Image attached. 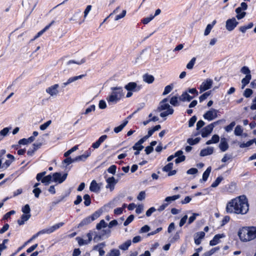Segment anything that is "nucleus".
I'll return each instance as SVG.
<instances>
[{
  "label": "nucleus",
  "mask_w": 256,
  "mask_h": 256,
  "mask_svg": "<svg viewBox=\"0 0 256 256\" xmlns=\"http://www.w3.org/2000/svg\"><path fill=\"white\" fill-rule=\"evenodd\" d=\"M67 176V173L62 174L60 172H54L52 174L53 181L58 184H62L66 180Z\"/></svg>",
  "instance_id": "obj_7"
},
{
  "label": "nucleus",
  "mask_w": 256,
  "mask_h": 256,
  "mask_svg": "<svg viewBox=\"0 0 256 256\" xmlns=\"http://www.w3.org/2000/svg\"><path fill=\"white\" fill-rule=\"evenodd\" d=\"M249 205L246 196L244 195L232 199L227 204L226 211L228 213L244 214L247 213Z\"/></svg>",
  "instance_id": "obj_1"
},
{
  "label": "nucleus",
  "mask_w": 256,
  "mask_h": 256,
  "mask_svg": "<svg viewBox=\"0 0 256 256\" xmlns=\"http://www.w3.org/2000/svg\"><path fill=\"white\" fill-rule=\"evenodd\" d=\"M78 145H76L72 147V148L68 150L64 154V157H68L70 154L72 152H75L78 149Z\"/></svg>",
  "instance_id": "obj_44"
},
{
  "label": "nucleus",
  "mask_w": 256,
  "mask_h": 256,
  "mask_svg": "<svg viewBox=\"0 0 256 256\" xmlns=\"http://www.w3.org/2000/svg\"><path fill=\"white\" fill-rule=\"evenodd\" d=\"M84 204L86 206H89L91 204V199L90 196L88 194H86L84 196Z\"/></svg>",
  "instance_id": "obj_41"
},
{
  "label": "nucleus",
  "mask_w": 256,
  "mask_h": 256,
  "mask_svg": "<svg viewBox=\"0 0 256 256\" xmlns=\"http://www.w3.org/2000/svg\"><path fill=\"white\" fill-rule=\"evenodd\" d=\"M197 118L196 116H192L188 121V126L192 127L194 126V123L196 121Z\"/></svg>",
  "instance_id": "obj_58"
},
{
  "label": "nucleus",
  "mask_w": 256,
  "mask_h": 256,
  "mask_svg": "<svg viewBox=\"0 0 256 256\" xmlns=\"http://www.w3.org/2000/svg\"><path fill=\"white\" fill-rule=\"evenodd\" d=\"M212 126L209 124L204 128L201 130V135L202 138L207 137L212 132Z\"/></svg>",
  "instance_id": "obj_17"
},
{
  "label": "nucleus",
  "mask_w": 256,
  "mask_h": 256,
  "mask_svg": "<svg viewBox=\"0 0 256 256\" xmlns=\"http://www.w3.org/2000/svg\"><path fill=\"white\" fill-rule=\"evenodd\" d=\"M194 96H190L188 92H185L182 93V94L178 98L182 102H190L192 100Z\"/></svg>",
  "instance_id": "obj_22"
},
{
  "label": "nucleus",
  "mask_w": 256,
  "mask_h": 256,
  "mask_svg": "<svg viewBox=\"0 0 256 256\" xmlns=\"http://www.w3.org/2000/svg\"><path fill=\"white\" fill-rule=\"evenodd\" d=\"M211 91H208L207 92H206L204 94H202V96H200L199 98L200 99V102H201L204 100H205L207 98L210 94Z\"/></svg>",
  "instance_id": "obj_49"
},
{
  "label": "nucleus",
  "mask_w": 256,
  "mask_h": 256,
  "mask_svg": "<svg viewBox=\"0 0 256 256\" xmlns=\"http://www.w3.org/2000/svg\"><path fill=\"white\" fill-rule=\"evenodd\" d=\"M225 237V235L224 234H218L214 236L213 238L210 241V245L212 246H215L219 243L220 240L221 238Z\"/></svg>",
  "instance_id": "obj_18"
},
{
  "label": "nucleus",
  "mask_w": 256,
  "mask_h": 256,
  "mask_svg": "<svg viewBox=\"0 0 256 256\" xmlns=\"http://www.w3.org/2000/svg\"><path fill=\"white\" fill-rule=\"evenodd\" d=\"M32 192L34 194L35 197L38 198L42 192V190L40 188H34L32 190Z\"/></svg>",
  "instance_id": "obj_64"
},
{
  "label": "nucleus",
  "mask_w": 256,
  "mask_h": 256,
  "mask_svg": "<svg viewBox=\"0 0 256 256\" xmlns=\"http://www.w3.org/2000/svg\"><path fill=\"white\" fill-rule=\"evenodd\" d=\"M84 76V74H82V75H80V76H74V77H71V78H70L66 82H64L62 84V86L63 88L64 87H66L67 85L70 84V83L72 82H74L79 79H80L82 78Z\"/></svg>",
  "instance_id": "obj_19"
},
{
  "label": "nucleus",
  "mask_w": 256,
  "mask_h": 256,
  "mask_svg": "<svg viewBox=\"0 0 256 256\" xmlns=\"http://www.w3.org/2000/svg\"><path fill=\"white\" fill-rule=\"evenodd\" d=\"M172 88H173L172 84H170V85L166 86L164 88V91L162 93V95L165 96V95L168 94V93H170L172 90Z\"/></svg>",
  "instance_id": "obj_45"
},
{
  "label": "nucleus",
  "mask_w": 256,
  "mask_h": 256,
  "mask_svg": "<svg viewBox=\"0 0 256 256\" xmlns=\"http://www.w3.org/2000/svg\"><path fill=\"white\" fill-rule=\"evenodd\" d=\"M251 78V74H247L245 78H242V89L244 88L250 82Z\"/></svg>",
  "instance_id": "obj_28"
},
{
  "label": "nucleus",
  "mask_w": 256,
  "mask_h": 256,
  "mask_svg": "<svg viewBox=\"0 0 256 256\" xmlns=\"http://www.w3.org/2000/svg\"><path fill=\"white\" fill-rule=\"evenodd\" d=\"M218 110L211 108L204 114L203 117L205 120L211 121L218 117Z\"/></svg>",
  "instance_id": "obj_6"
},
{
  "label": "nucleus",
  "mask_w": 256,
  "mask_h": 256,
  "mask_svg": "<svg viewBox=\"0 0 256 256\" xmlns=\"http://www.w3.org/2000/svg\"><path fill=\"white\" fill-rule=\"evenodd\" d=\"M22 211L24 214H30V208L28 204H26L22 209Z\"/></svg>",
  "instance_id": "obj_47"
},
{
  "label": "nucleus",
  "mask_w": 256,
  "mask_h": 256,
  "mask_svg": "<svg viewBox=\"0 0 256 256\" xmlns=\"http://www.w3.org/2000/svg\"><path fill=\"white\" fill-rule=\"evenodd\" d=\"M214 152V148L212 147H207L201 150L200 152V156H205L212 154Z\"/></svg>",
  "instance_id": "obj_23"
},
{
  "label": "nucleus",
  "mask_w": 256,
  "mask_h": 256,
  "mask_svg": "<svg viewBox=\"0 0 256 256\" xmlns=\"http://www.w3.org/2000/svg\"><path fill=\"white\" fill-rule=\"evenodd\" d=\"M154 78L152 75L146 74L143 76L144 81L148 84H152L154 81Z\"/></svg>",
  "instance_id": "obj_26"
},
{
  "label": "nucleus",
  "mask_w": 256,
  "mask_h": 256,
  "mask_svg": "<svg viewBox=\"0 0 256 256\" xmlns=\"http://www.w3.org/2000/svg\"><path fill=\"white\" fill-rule=\"evenodd\" d=\"M59 86L58 84H55L46 89V92L49 94L51 96H56L58 92V88Z\"/></svg>",
  "instance_id": "obj_14"
},
{
  "label": "nucleus",
  "mask_w": 256,
  "mask_h": 256,
  "mask_svg": "<svg viewBox=\"0 0 256 256\" xmlns=\"http://www.w3.org/2000/svg\"><path fill=\"white\" fill-rule=\"evenodd\" d=\"M46 173V172L44 171V172H42L38 174L37 175H36V180L38 182H39L40 180L42 181V180L44 177V176H45Z\"/></svg>",
  "instance_id": "obj_63"
},
{
  "label": "nucleus",
  "mask_w": 256,
  "mask_h": 256,
  "mask_svg": "<svg viewBox=\"0 0 256 256\" xmlns=\"http://www.w3.org/2000/svg\"><path fill=\"white\" fill-rule=\"evenodd\" d=\"M168 98H165L160 102L157 108L158 112H162L164 110L166 111L162 112L160 116L162 118H164L168 115L172 114L174 113V110L168 103Z\"/></svg>",
  "instance_id": "obj_3"
},
{
  "label": "nucleus",
  "mask_w": 256,
  "mask_h": 256,
  "mask_svg": "<svg viewBox=\"0 0 256 256\" xmlns=\"http://www.w3.org/2000/svg\"><path fill=\"white\" fill-rule=\"evenodd\" d=\"M238 24L235 18L228 19L226 21V28L228 31H232Z\"/></svg>",
  "instance_id": "obj_8"
},
{
  "label": "nucleus",
  "mask_w": 256,
  "mask_h": 256,
  "mask_svg": "<svg viewBox=\"0 0 256 256\" xmlns=\"http://www.w3.org/2000/svg\"><path fill=\"white\" fill-rule=\"evenodd\" d=\"M90 154L91 150L90 149H89L86 151L84 154L76 156L74 158L75 162L80 161L84 162L87 159V158L90 156Z\"/></svg>",
  "instance_id": "obj_13"
},
{
  "label": "nucleus",
  "mask_w": 256,
  "mask_h": 256,
  "mask_svg": "<svg viewBox=\"0 0 256 256\" xmlns=\"http://www.w3.org/2000/svg\"><path fill=\"white\" fill-rule=\"evenodd\" d=\"M10 129V128H5L0 131V136L1 137L0 140L8 134Z\"/></svg>",
  "instance_id": "obj_39"
},
{
  "label": "nucleus",
  "mask_w": 256,
  "mask_h": 256,
  "mask_svg": "<svg viewBox=\"0 0 256 256\" xmlns=\"http://www.w3.org/2000/svg\"><path fill=\"white\" fill-rule=\"evenodd\" d=\"M178 98L176 96H174L172 97L170 99V104L174 106H179V103L178 102Z\"/></svg>",
  "instance_id": "obj_40"
},
{
  "label": "nucleus",
  "mask_w": 256,
  "mask_h": 256,
  "mask_svg": "<svg viewBox=\"0 0 256 256\" xmlns=\"http://www.w3.org/2000/svg\"><path fill=\"white\" fill-rule=\"evenodd\" d=\"M212 84V80L210 78H208L206 80L203 82L200 86V92H202L211 88Z\"/></svg>",
  "instance_id": "obj_11"
},
{
  "label": "nucleus",
  "mask_w": 256,
  "mask_h": 256,
  "mask_svg": "<svg viewBox=\"0 0 256 256\" xmlns=\"http://www.w3.org/2000/svg\"><path fill=\"white\" fill-rule=\"evenodd\" d=\"M76 239L77 240L79 246H80L86 245L90 244L88 240H84L82 238L79 236L76 237Z\"/></svg>",
  "instance_id": "obj_38"
},
{
  "label": "nucleus",
  "mask_w": 256,
  "mask_h": 256,
  "mask_svg": "<svg viewBox=\"0 0 256 256\" xmlns=\"http://www.w3.org/2000/svg\"><path fill=\"white\" fill-rule=\"evenodd\" d=\"M223 179V177L221 176L218 177L215 181L212 184L211 186L212 188H216L218 186Z\"/></svg>",
  "instance_id": "obj_42"
},
{
  "label": "nucleus",
  "mask_w": 256,
  "mask_h": 256,
  "mask_svg": "<svg viewBox=\"0 0 256 256\" xmlns=\"http://www.w3.org/2000/svg\"><path fill=\"white\" fill-rule=\"evenodd\" d=\"M31 216V214L22 215L20 218L18 220V223L20 226L23 225L28 220Z\"/></svg>",
  "instance_id": "obj_24"
},
{
  "label": "nucleus",
  "mask_w": 256,
  "mask_h": 256,
  "mask_svg": "<svg viewBox=\"0 0 256 256\" xmlns=\"http://www.w3.org/2000/svg\"><path fill=\"white\" fill-rule=\"evenodd\" d=\"M247 8V4L244 2H242L240 4V6L237 8L236 9L235 12L236 13H240L242 10H245Z\"/></svg>",
  "instance_id": "obj_31"
},
{
  "label": "nucleus",
  "mask_w": 256,
  "mask_h": 256,
  "mask_svg": "<svg viewBox=\"0 0 256 256\" xmlns=\"http://www.w3.org/2000/svg\"><path fill=\"white\" fill-rule=\"evenodd\" d=\"M108 226V224L105 222L104 220H101L99 223L96 226V228L98 230L102 229V228H105Z\"/></svg>",
  "instance_id": "obj_37"
},
{
  "label": "nucleus",
  "mask_w": 256,
  "mask_h": 256,
  "mask_svg": "<svg viewBox=\"0 0 256 256\" xmlns=\"http://www.w3.org/2000/svg\"><path fill=\"white\" fill-rule=\"evenodd\" d=\"M154 18V16H152V15H151L149 17H146V18H143V20H142V22L144 24H148L152 20H153Z\"/></svg>",
  "instance_id": "obj_61"
},
{
  "label": "nucleus",
  "mask_w": 256,
  "mask_h": 256,
  "mask_svg": "<svg viewBox=\"0 0 256 256\" xmlns=\"http://www.w3.org/2000/svg\"><path fill=\"white\" fill-rule=\"evenodd\" d=\"M100 184L95 180H92L90 186V190L96 193L99 192L100 190Z\"/></svg>",
  "instance_id": "obj_16"
},
{
  "label": "nucleus",
  "mask_w": 256,
  "mask_h": 256,
  "mask_svg": "<svg viewBox=\"0 0 256 256\" xmlns=\"http://www.w3.org/2000/svg\"><path fill=\"white\" fill-rule=\"evenodd\" d=\"M124 88L128 91L138 92L142 88L140 86H138L135 82H130L124 86Z\"/></svg>",
  "instance_id": "obj_9"
},
{
  "label": "nucleus",
  "mask_w": 256,
  "mask_h": 256,
  "mask_svg": "<svg viewBox=\"0 0 256 256\" xmlns=\"http://www.w3.org/2000/svg\"><path fill=\"white\" fill-rule=\"evenodd\" d=\"M180 198V194L167 196L164 200V203L167 204V206L173 201H174Z\"/></svg>",
  "instance_id": "obj_20"
},
{
  "label": "nucleus",
  "mask_w": 256,
  "mask_h": 256,
  "mask_svg": "<svg viewBox=\"0 0 256 256\" xmlns=\"http://www.w3.org/2000/svg\"><path fill=\"white\" fill-rule=\"evenodd\" d=\"M111 90L112 92L106 99L108 103L116 104L124 96L122 88L120 86L112 87Z\"/></svg>",
  "instance_id": "obj_2"
},
{
  "label": "nucleus",
  "mask_w": 256,
  "mask_h": 256,
  "mask_svg": "<svg viewBox=\"0 0 256 256\" xmlns=\"http://www.w3.org/2000/svg\"><path fill=\"white\" fill-rule=\"evenodd\" d=\"M26 138H22V139H20L19 141H18V145H16L14 146V148L16 149H18L20 147V144H23V145H24V144H28V142H27L26 141Z\"/></svg>",
  "instance_id": "obj_53"
},
{
  "label": "nucleus",
  "mask_w": 256,
  "mask_h": 256,
  "mask_svg": "<svg viewBox=\"0 0 256 256\" xmlns=\"http://www.w3.org/2000/svg\"><path fill=\"white\" fill-rule=\"evenodd\" d=\"M100 216V214L98 212H95L91 216H88L84 218L78 225V228L82 227L90 224L92 222L98 218Z\"/></svg>",
  "instance_id": "obj_4"
},
{
  "label": "nucleus",
  "mask_w": 256,
  "mask_h": 256,
  "mask_svg": "<svg viewBox=\"0 0 256 256\" xmlns=\"http://www.w3.org/2000/svg\"><path fill=\"white\" fill-rule=\"evenodd\" d=\"M200 138H196L194 139L189 138L187 140V142L190 145H194L200 142Z\"/></svg>",
  "instance_id": "obj_35"
},
{
  "label": "nucleus",
  "mask_w": 256,
  "mask_h": 256,
  "mask_svg": "<svg viewBox=\"0 0 256 256\" xmlns=\"http://www.w3.org/2000/svg\"><path fill=\"white\" fill-rule=\"evenodd\" d=\"M64 222H59L58 224H55L54 225L46 229L42 230L43 232H44V234H50L53 232H54L56 230L58 229L60 227L64 226Z\"/></svg>",
  "instance_id": "obj_10"
},
{
  "label": "nucleus",
  "mask_w": 256,
  "mask_h": 256,
  "mask_svg": "<svg viewBox=\"0 0 256 256\" xmlns=\"http://www.w3.org/2000/svg\"><path fill=\"white\" fill-rule=\"evenodd\" d=\"M211 171V167L209 166L208 167L206 170L202 174V180L204 182H206L207 180L209 175L210 174Z\"/></svg>",
  "instance_id": "obj_30"
},
{
  "label": "nucleus",
  "mask_w": 256,
  "mask_h": 256,
  "mask_svg": "<svg viewBox=\"0 0 256 256\" xmlns=\"http://www.w3.org/2000/svg\"><path fill=\"white\" fill-rule=\"evenodd\" d=\"M249 241L256 238V227L248 228Z\"/></svg>",
  "instance_id": "obj_25"
},
{
  "label": "nucleus",
  "mask_w": 256,
  "mask_h": 256,
  "mask_svg": "<svg viewBox=\"0 0 256 256\" xmlns=\"http://www.w3.org/2000/svg\"><path fill=\"white\" fill-rule=\"evenodd\" d=\"M66 158H65L63 162L62 163H64L66 164V166H68L73 162H75L74 158H72L70 157H66Z\"/></svg>",
  "instance_id": "obj_50"
},
{
  "label": "nucleus",
  "mask_w": 256,
  "mask_h": 256,
  "mask_svg": "<svg viewBox=\"0 0 256 256\" xmlns=\"http://www.w3.org/2000/svg\"><path fill=\"white\" fill-rule=\"evenodd\" d=\"M52 176L50 174H48L42 178V182L45 185H48L52 180Z\"/></svg>",
  "instance_id": "obj_33"
},
{
  "label": "nucleus",
  "mask_w": 256,
  "mask_h": 256,
  "mask_svg": "<svg viewBox=\"0 0 256 256\" xmlns=\"http://www.w3.org/2000/svg\"><path fill=\"white\" fill-rule=\"evenodd\" d=\"M55 22L54 20L52 21V22L49 24L48 25L45 26L44 28L40 31L38 34V36L39 37L42 35L46 30H47Z\"/></svg>",
  "instance_id": "obj_34"
},
{
  "label": "nucleus",
  "mask_w": 256,
  "mask_h": 256,
  "mask_svg": "<svg viewBox=\"0 0 256 256\" xmlns=\"http://www.w3.org/2000/svg\"><path fill=\"white\" fill-rule=\"evenodd\" d=\"M228 144L226 138H222L219 148L222 152H226L228 148Z\"/></svg>",
  "instance_id": "obj_21"
},
{
  "label": "nucleus",
  "mask_w": 256,
  "mask_h": 256,
  "mask_svg": "<svg viewBox=\"0 0 256 256\" xmlns=\"http://www.w3.org/2000/svg\"><path fill=\"white\" fill-rule=\"evenodd\" d=\"M253 91L250 88H246L244 92V96L246 98H249L252 94Z\"/></svg>",
  "instance_id": "obj_60"
},
{
  "label": "nucleus",
  "mask_w": 256,
  "mask_h": 256,
  "mask_svg": "<svg viewBox=\"0 0 256 256\" xmlns=\"http://www.w3.org/2000/svg\"><path fill=\"white\" fill-rule=\"evenodd\" d=\"M132 244L131 240H129L118 246V248L122 250H126Z\"/></svg>",
  "instance_id": "obj_27"
},
{
  "label": "nucleus",
  "mask_w": 256,
  "mask_h": 256,
  "mask_svg": "<svg viewBox=\"0 0 256 256\" xmlns=\"http://www.w3.org/2000/svg\"><path fill=\"white\" fill-rule=\"evenodd\" d=\"M173 163L170 162L162 168V170L166 172H169L173 168Z\"/></svg>",
  "instance_id": "obj_48"
},
{
  "label": "nucleus",
  "mask_w": 256,
  "mask_h": 256,
  "mask_svg": "<svg viewBox=\"0 0 256 256\" xmlns=\"http://www.w3.org/2000/svg\"><path fill=\"white\" fill-rule=\"evenodd\" d=\"M205 236V233L204 232H196L194 234V243L196 245H199L200 244L202 240L204 238Z\"/></svg>",
  "instance_id": "obj_15"
},
{
  "label": "nucleus",
  "mask_w": 256,
  "mask_h": 256,
  "mask_svg": "<svg viewBox=\"0 0 256 256\" xmlns=\"http://www.w3.org/2000/svg\"><path fill=\"white\" fill-rule=\"evenodd\" d=\"M255 142V139H252L251 140H248L246 143L243 142L240 144V148H244L246 147H248L252 145L254 142Z\"/></svg>",
  "instance_id": "obj_36"
},
{
  "label": "nucleus",
  "mask_w": 256,
  "mask_h": 256,
  "mask_svg": "<svg viewBox=\"0 0 256 256\" xmlns=\"http://www.w3.org/2000/svg\"><path fill=\"white\" fill-rule=\"evenodd\" d=\"M134 216L132 214L130 215V216H128V217L126 218V220L124 222V226H128L134 220Z\"/></svg>",
  "instance_id": "obj_59"
},
{
  "label": "nucleus",
  "mask_w": 256,
  "mask_h": 256,
  "mask_svg": "<svg viewBox=\"0 0 256 256\" xmlns=\"http://www.w3.org/2000/svg\"><path fill=\"white\" fill-rule=\"evenodd\" d=\"M120 251L118 249H112L108 252L106 256H120Z\"/></svg>",
  "instance_id": "obj_32"
},
{
  "label": "nucleus",
  "mask_w": 256,
  "mask_h": 256,
  "mask_svg": "<svg viewBox=\"0 0 256 256\" xmlns=\"http://www.w3.org/2000/svg\"><path fill=\"white\" fill-rule=\"evenodd\" d=\"M235 125H236V122H232L229 125H228L225 127V128H224L225 130L227 132H231L234 126Z\"/></svg>",
  "instance_id": "obj_54"
},
{
  "label": "nucleus",
  "mask_w": 256,
  "mask_h": 256,
  "mask_svg": "<svg viewBox=\"0 0 256 256\" xmlns=\"http://www.w3.org/2000/svg\"><path fill=\"white\" fill-rule=\"evenodd\" d=\"M238 236L242 241H249L248 228L244 227L240 229L238 232Z\"/></svg>",
  "instance_id": "obj_5"
},
{
  "label": "nucleus",
  "mask_w": 256,
  "mask_h": 256,
  "mask_svg": "<svg viewBox=\"0 0 256 256\" xmlns=\"http://www.w3.org/2000/svg\"><path fill=\"white\" fill-rule=\"evenodd\" d=\"M116 165H112L110 166L108 169L107 170V171L108 172L112 174H114L116 172Z\"/></svg>",
  "instance_id": "obj_57"
},
{
  "label": "nucleus",
  "mask_w": 256,
  "mask_h": 256,
  "mask_svg": "<svg viewBox=\"0 0 256 256\" xmlns=\"http://www.w3.org/2000/svg\"><path fill=\"white\" fill-rule=\"evenodd\" d=\"M243 130L242 126L240 125L237 126L234 130V134L237 136H240L242 134Z\"/></svg>",
  "instance_id": "obj_43"
},
{
  "label": "nucleus",
  "mask_w": 256,
  "mask_h": 256,
  "mask_svg": "<svg viewBox=\"0 0 256 256\" xmlns=\"http://www.w3.org/2000/svg\"><path fill=\"white\" fill-rule=\"evenodd\" d=\"M44 234V232H43L42 230L38 232L35 234L33 235L27 241V242H30L32 240L36 238L37 237H38L41 234Z\"/></svg>",
  "instance_id": "obj_52"
},
{
  "label": "nucleus",
  "mask_w": 256,
  "mask_h": 256,
  "mask_svg": "<svg viewBox=\"0 0 256 256\" xmlns=\"http://www.w3.org/2000/svg\"><path fill=\"white\" fill-rule=\"evenodd\" d=\"M86 60L84 58L81 60L80 62H76L74 60H70L67 62V64L69 65L71 64H84L86 62Z\"/></svg>",
  "instance_id": "obj_56"
},
{
  "label": "nucleus",
  "mask_w": 256,
  "mask_h": 256,
  "mask_svg": "<svg viewBox=\"0 0 256 256\" xmlns=\"http://www.w3.org/2000/svg\"><path fill=\"white\" fill-rule=\"evenodd\" d=\"M144 148V146L140 144H138V142H136L133 146L132 147V148L135 150H142Z\"/></svg>",
  "instance_id": "obj_55"
},
{
  "label": "nucleus",
  "mask_w": 256,
  "mask_h": 256,
  "mask_svg": "<svg viewBox=\"0 0 256 256\" xmlns=\"http://www.w3.org/2000/svg\"><path fill=\"white\" fill-rule=\"evenodd\" d=\"M107 184L106 186V188H110L111 190H113L114 186L118 182V180H116L114 176L108 178L106 179Z\"/></svg>",
  "instance_id": "obj_12"
},
{
  "label": "nucleus",
  "mask_w": 256,
  "mask_h": 256,
  "mask_svg": "<svg viewBox=\"0 0 256 256\" xmlns=\"http://www.w3.org/2000/svg\"><path fill=\"white\" fill-rule=\"evenodd\" d=\"M196 58L194 57L192 58V60L189 62L186 65V68L188 70H192L196 62Z\"/></svg>",
  "instance_id": "obj_46"
},
{
  "label": "nucleus",
  "mask_w": 256,
  "mask_h": 256,
  "mask_svg": "<svg viewBox=\"0 0 256 256\" xmlns=\"http://www.w3.org/2000/svg\"><path fill=\"white\" fill-rule=\"evenodd\" d=\"M52 124V120H49L44 123V124L40 126V128L42 130H44L47 128Z\"/></svg>",
  "instance_id": "obj_51"
},
{
  "label": "nucleus",
  "mask_w": 256,
  "mask_h": 256,
  "mask_svg": "<svg viewBox=\"0 0 256 256\" xmlns=\"http://www.w3.org/2000/svg\"><path fill=\"white\" fill-rule=\"evenodd\" d=\"M96 106L94 104L91 105L90 107L88 108L86 110L85 112L84 113V114H88L90 112L92 111L95 110Z\"/></svg>",
  "instance_id": "obj_62"
},
{
  "label": "nucleus",
  "mask_w": 256,
  "mask_h": 256,
  "mask_svg": "<svg viewBox=\"0 0 256 256\" xmlns=\"http://www.w3.org/2000/svg\"><path fill=\"white\" fill-rule=\"evenodd\" d=\"M128 121L127 120H125L122 124L119 126L116 127L114 128V132L116 133H118L120 132H121L123 128L126 126V125L128 124Z\"/></svg>",
  "instance_id": "obj_29"
}]
</instances>
